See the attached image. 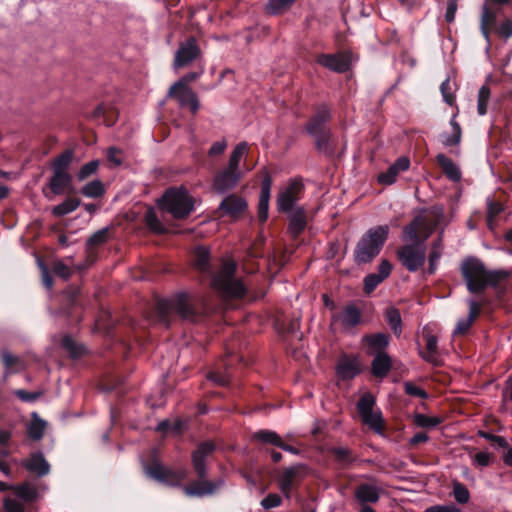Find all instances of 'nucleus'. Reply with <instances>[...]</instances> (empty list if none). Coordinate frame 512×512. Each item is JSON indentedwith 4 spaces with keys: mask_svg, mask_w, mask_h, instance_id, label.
<instances>
[{
    "mask_svg": "<svg viewBox=\"0 0 512 512\" xmlns=\"http://www.w3.org/2000/svg\"><path fill=\"white\" fill-rule=\"evenodd\" d=\"M444 217L442 207L434 206L422 211L403 229V239L412 243L402 246L398 252L401 264L410 272L421 268L426 259L425 241L440 225Z\"/></svg>",
    "mask_w": 512,
    "mask_h": 512,
    "instance_id": "nucleus-1",
    "label": "nucleus"
},
{
    "mask_svg": "<svg viewBox=\"0 0 512 512\" xmlns=\"http://www.w3.org/2000/svg\"><path fill=\"white\" fill-rule=\"evenodd\" d=\"M249 154V145L246 142L238 143L230 153L228 163L213 178L212 188L218 194H225L234 189L240 182L243 172L252 168L246 166L245 161Z\"/></svg>",
    "mask_w": 512,
    "mask_h": 512,
    "instance_id": "nucleus-2",
    "label": "nucleus"
},
{
    "mask_svg": "<svg viewBox=\"0 0 512 512\" xmlns=\"http://www.w3.org/2000/svg\"><path fill=\"white\" fill-rule=\"evenodd\" d=\"M157 311L162 321H166L167 316L172 311L191 322H198L207 314V310L199 298L184 292L178 293L169 299L159 300Z\"/></svg>",
    "mask_w": 512,
    "mask_h": 512,
    "instance_id": "nucleus-3",
    "label": "nucleus"
},
{
    "mask_svg": "<svg viewBox=\"0 0 512 512\" xmlns=\"http://www.w3.org/2000/svg\"><path fill=\"white\" fill-rule=\"evenodd\" d=\"M215 445L212 442H204L198 446L192 455V464L199 481L184 487V492L190 497H203L211 495L223 485L221 480L211 482L206 477V458L214 451Z\"/></svg>",
    "mask_w": 512,
    "mask_h": 512,
    "instance_id": "nucleus-4",
    "label": "nucleus"
},
{
    "mask_svg": "<svg viewBox=\"0 0 512 512\" xmlns=\"http://www.w3.org/2000/svg\"><path fill=\"white\" fill-rule=\"evenodd\" d=\"M388 234V225H379L369 229L355 247L354 258L356 263L364 264L372 261L380 253Z\"/></svg>",
    "mask_w": 512,
    "mask_h": 512,
    "instance_id": "nucleus-5",
    "label": "nucleus"
},
{
    "mask_svg": "<svg viewBox=\"0 0 512 512\" xmlns=\"http://www.w3.org/2000/svg\"><path fill=\"white\" fill-rule=\"evenodd\" d=\"M158 205L162 211L169 213L175 219L187 217L194 209V201L184 188L168 189Z\"/></svg>",
    "mask_w": 512,
    "mask_h": 512,
    "instance_id": "nucleus-6",
    "label": "nucleus"
},
{
    "mask_svg": "<svg viewBox=\"0 0 512 512\" xmlns=\"http://www.w3.org/2000/svg\"><path fill=\"white\" fill-rule=\"evenodd\" d=\"M236 265L234 262L226 261L218 273L214 276L213 287L226 298H240L245 295L246 287L239 279L234 278Z\"/></svg>",
    "mask_w": 512,
    "mask_h": 512,
    "instance_id": "nucleus-7",
    "label": "nucleus"
},
{
    "mask_svg": "<svg viewBox=\"0 0 512 512\" xmlns=\"http://www.w3.org/2000/svg\"><path fill=\"white\" fill-rule=\"evenodd\" d=\"M461 271L470 292L477 293L485 289L487 270L480 260L476 258L466 259L462 264Z\"/></svg>",
    "mask_w": 512,
    "mask_h": 512,
    "instance_id": "nucleus-8",
    "label": "nucleus"
},
{
    "mask_svg": "<svg viewBox=\"0 0 512 512\" xmlns=\"http://www.w3.org/2000/svg\"><path fill=\"white\" fill-rule=\"evenodd\" d=\"M375 398L371 393H365L357 403V411L362 422L377 434L383 432V419L380 410H375Z\"/></svg>",
    "mask_w": 512,
    "mask_h": 512,
    "instance_id": "nucleus-9",
    "label": "nucleus"
},
{
    "mask_svg": "<svg viewBox=\"0 0 512 512\" xmlns=\"http://www.w3.org/2000/svg\"><path fill=\"white\" fill-rule=\"evenodd\" d=\"M145 472L148 476L169 486H178L186 479L188 471L184 467L171 469L164 467L162 464L155 462L145 467Z\"/></svg>",
    "mask_w": 512,
    "mask_h": 512,
    "instance_id": "nucleus-10",
    "label": "nucleus"
},
{
    "mask_svg": "<svg viewBox=\"0 0 512 512\" xmlns=\"http://www.w3.org/2000/svg\"><path fill=\"white\" fill-rule=\"evenodd\" d=\"M201 54L200 48L194 37H189L181 42L178 50L175 53L173 67L178 69L189 65L192 61L197 59Z\"/></svg>",
    "mask_w": 512,
    "mask_h": 512,
    "instance_id": "nucleus-11",
    "label": "nucleus"
},
{
    "mask_svg": "<svg viewBox=\"0 0 512 512\" xmlns=\"http://www.w3.org/2000/svg\"><path fill=\"white\" fill-rule=\"evenodd\" d=\"M168 97L174 98L181 107L188 106L193 114L199 110L197 96L187 85L175 82L168 91Z\"/></svg>",
    "mask_w": 512,
    "mask_h": 512,
    "instance_id": "nucleus-12",
    "label": "nucleus"
},
{
    "mask_svg": "<svg viewBox=\"0 0 512 512\" xmlns=\"http://www.w3.org/2000/svg\"><path fill=\"white\" fill-rule=\"evenodd\" d=\"M302 191V184L299 181L293 180L283 188L277 197L278 209L282 212L294 210L295 203L299 200Z\"/></svg>",
    "mask_w": 512,
    "mask_h": 512,
    "instance_id": "nucleus-13",
    "label": "nucleus"
},
{
    "mask_svg": "<svg viewBox=\"0 0 512 512\" xmlns=\"http://www.w3.org/2000/svg\"><path fill=\"white\" fill-rule=\"evenodd\" d=\"M316 61L321 66L337 73L347 71L351 64L348 53L320 54L316 57Z\"/></svg>",
    "mask_w": 512,
    "mask_h": 512,
    "instance_id": "nucleus-14",
    "label": "nucleus"
},
{
    "mask_svg": "<svg viewBox=\"0 0 512 512\" xmlns=\"http://www.w3.org/2000/svg\"><path fill=\"white\" fill-rule=\"evenodd\" d=\"M360 320V310L354 304H349L332 316V325L339 324L343 329L349 330L357 326Z\"/></svg>",
    "mask_w": 512,
    "mask_h": 512,
    "instance_id": "nucleus-15",
    "label": "nucleus"
},
{
    "mask_svg": "<svg viewBox=\"0 0 512 512\" xmlns=\"http://www.w3.org/2000/svg\"><path fill=\"white\" fill-rule=\"evenodd\" d=\"M247 208V202L244 198L230 194L226 196L220 203L218 209L223 215L231 218L239 217Z\"/></svg>",
    "mask_w": 512,
    "mask_h": 512,
    "instance_id": "nucleus-16",
    "label": "nucleus"
},
{
    "mask_svg": "<svg viewBox=\"0 0 512 512\" xmlns=\"http://www.w3.org/2000/svg\"><path fill=\"white\" fill-rule=\"evenodd\" d=\"M409 167V158L400 157L387 169L386 172L380 173L377 180L382 185H391L395 183L399 173L407 171Z\"/></svg>",
    "mask_w": 512,
    "mask_h": 512,
    "instance_id": "nucleus-17",
    "label": "nucleus"
},
{
    "mask_svg": "<svg viewBox=\"0 0 512 512\" xmlns=\"http://www.w3.org/2000/svg\"><path fill=\"white\" fill-rule=\"evenodd\" d=\"M392 265L388 260L383 259L379 266L377 273L368 274L364 278V290L366 293H371L374 289L382 283L391 273Z\"/></svg>",
    "mask_w": 512,
    "mask_h": 512,
    "instance_id": "nucleus-18",
    "label": "nucleus"
},
{
    "mask_svg": "<svg viewBox=\"0 0 512 512\" xmlns=\"http://www.w3.org/2000/svg\"><path fill=\"white\" fill-rule=\"evenodd\" d=\"M303 469V466L295 465L285 469L282 473L279 479V487L286 497L290 496L294 485L300 480Z\"/></svg>",
    "mask_w": 512,
    "mask_h": 512,
    "instance_id": "nucleus-19",
    "label": "nucleus"
},
{
    "mask_svg": "<svg viewBox=\"0 0 512 512\" xmlns=\"http://www.w3.org/2000/svg\"><path fill=\"white\" fill-rule=\"evenodd\" d=\"M381 488L368 483L360 484L354 492L356 500L360 504H374L380 498Z\"/></svg>",
    "mask_w": 512,
    "mask_h": 512,
    "instance_id": "nucleus-20",
    "label": "nucleus"
},
{
    "mask_svg": "<svg viewBox=\"0 0 512 512\" xmlns=\"http://www.w3.org/2000/svg\"><path fill=\"white\" fill-rule=\"evenodd\" d=\"M330 119V110L326 105L320 106L314 116L307 123V131L310 134H316L321 131H325V124Z\"/></svg>",
    "mask_w": 512,
    "mask_h": 512,
    "instance_id": "nucleus-21",
    "label": "nucleus"
},
{
    "mask_svg": "<svg viewBox=\"0 0 512 512\" xmlns=\"http://www.w3.org/2000/svg\"><path fill=\"white\" fill-rule=\"evenodd\" d=\"M469 304V314L466 318H461L458 320L456 327L454 329V335H462L465 334L469 328L471 327L474 320L480 314V305L473 299L468 300Z\"/></svg>",
    "mask_w": 512,
    "mask_h": 512,
    "instance_id": "nucleus-22",
    "label": "nucleus"
},
{
    "mask_svg": "<svg viewBox=\"0 0 512 512\" xmlns=\"http://www.w3.org/2000/svg\"><path fill=\"white\" fill-rule=\"evenodd\" d=\"M23 466L28 471L36 473L38 476L47 475L50 471V465L45 460L42 453H33L23 462Z\"/></svg>",
    "mask_w": 512,
    "mask_h": 512,
    "instance_id": "nucleus-23",
    "label": "nucleus"
},
{
    "mask_svg": "<svg viewBox=\"0 0 512 512\" xmlns=\"http://www.w3.org/2000/svg\"><path fill=\"white\" fill-rule=\"evenodd\" d=\"M336 370L342 379H351L360 372V367L357 359L343 357L339 360Z\"/></svg>",
    "mask_w": 512,
    "mask_h": 512,
    "instance_id": "nucleus-24",
    "label": "nucleus"
},
{
    "mask_svg": "<svg viewBox=\"0 0 512 512\" xmlns=\"http://www.w3.org/2000/svg\"><path fill=\"white\" fill-rule=\"evenodd\" d=\"M71 180L72 178L68 172L53 171V175L49 181V187L54 194L60 195L70 186Z\"/></svg>",
    "mask_w": 512,
    "mask_h": 512,
    "instance_id": "nucleus-25",
    "label": "nucleus"
},
{
    "mask_svg": "<svg viewBox=\"0 0 512 512\" xmlns=\"http://www.w3.org/2000/svg\"><path fill=\"white\" fill-rule=\"evenodd\" d=\"M436 160L438 165L450 180L457 182L461 179V172L458 166L450 158L440 153L436 156Z\"/></svg>",
    "mask_w": 512,
    "mask_h": 512,
    "instance_id": "nucleus-26",
    "label": "nucleus"
},
{
    "mask_svg": "<svg viewBox=\"0 0 512 512\" xmlns=\"http://www.w3.org/2000/svg\"><path fill=\"white\" fill-rule=\"evenodd\" d=\"M290 213L289 230L294 235H299L306 227L307 219L304 209L297 207Z\"/></svg>",
    "mask_w": 512,
    "mask_h": 512,
    "instance_id": "nucleus-27",
    "label": "nucleus"
},
{
    "mask_svg": "<svg viewBox=\"0 0 512 512\" xmlns=\"http://www.w3.org/2000/svg\"><path fill=\"white\" fill-rule=\"evenodd\" d=\"M369 353L379 354L385 353L384 350L389 344L388 336L384 333H377L365 337Z\"/></svg>",
    "mask_w": 512,
    "mask_h": 512,
    "instance_id": "nucleus-28",
    "label": "nucleus"
},
{
    "mask_svg": "<svg viewBox=\"0 0 512 512\" xmlns=\"http://www.w3.org/2000/svg\"><path fill=\"white\" fill-rule=\"evenodd\" d=\"M391 368V359L386 353H379L375 355L372 362V373L376 377H384L388 374Z\"/></svg>",
    "mask_w": 512,
    "mask_h": 512,
    "instance_id": "nucleus-29",
    "label": "nucleus"
},
{
    "mask_svg": "<svg viewBox=\"0 0 512 512\" xmlns=\"http://www.w3.org/2000/svg\"><path fill=\"white\" fill-rule=\"evenodd\" d=\"M15 497L19 500H23L24 502H31L38 498V490L35 486L24 483L18 486L13 487Z\"/></svg>",
    "mask_w": 512,
    "mask_h": 512,
    "instance_id": "nucleus-30",
    "label": "nucleus"
},
{
    "mask_svg": "<svg viewBox=\"0 0 512 512\" xmlns=\"http://www.w3.org/2000/svg\"><path fill=\"white\" fill-rule=\"evenodd\" d=\"M442 252H443L442 238L439 237V239H437L436 241L433 242L431 251H430V254L428 257V263H429L428 273L429 274H434L435 271L437 270L438 263L442 257Z\"/></svg>",
    "mask_w": 512,
    "mask_h": 512,
    "instance_id": "nucleus-31",
    "label": "nucleus"
},
{
    "mask_svg": "<svg viewBox=\"0 0 512 512\" xmlns=\"http://www.w3.org/2000/svg\"><path fill=\"white\" fill-rule=\"evenodd\" d=\"M296 0H268L265 11L270 15H279L289 10Z\"/></svg>",
    "mask_w": 512,
    "mask_h": 512,
    "instance_id": "nucleus-32",
    "label": "nucleus"
},
{
    "mask_svg": "<svg viewBox=\"0 0 512 512\" xmlns=\"http://www.w3.org/2000/svg\"><path fill=\"white\" fill-rule=\"evenodd\" d=\"M81 204V201L77 198H67L62 203L56 205L52 209V213L55 216L62 217L73 211H75Z\"/></svg>",
    "mask_w": 512,
    "mask_h": 512,
    "instance_id": "nucleus-33",
    "label": "nucleus"
},
{
    "mask_svg": "<svg viewBox=\"0 0 512 512\" xmlns=\"http://www.w3.org/2000/svg\"><path fill=\"white\" fill-rule=\"evenodd\" d=\"M511 273L507 270H490L486 271L485 288L487 286L496 287L510 277Z\"/></svg>",
    "mask_w": 512,
    "mask_h": 512,
    "instance_id": "nucleus-34",
    "label": "nucleus"
},
{
    "mask_svg": "<svg viewBox=\"0 0 512 512\" xmlns=\"http://www.w3.org/2000/svg\"><path fill=\"white\" fill-rule=\"evenodd\" d=\"M450 125L452 127V133L450 135H442V144L446 147L458 145L461 140V128L456 122L455 117L451 119Z\"/></svg>",
    "mask_w": 512,
    "mask_h": 512,
    "instance_id": "nucleus-35",
    "label": "nucleus"
},
{
    "mask_svg": "<svg viewBox=\"0 0 512 512\" xmlns=\"http://www.w3.org/2000/svg\"><path fill=\"white\" fill-rule=\"evenodd\" d=\"M422 357L433 364L438 363L437 338L428 336L426 340V348L422 353Z\"/></svg>",
    "mask_w": 512,
    "mask_h": 512,
    "instance_id": "nucleus-36",
    "label": "nucleus"
},
{
    "mask_svg": "<svg viewBox=\"0 0 512 512\" xmlns=\"http://www.w3.org/2000/svg\"><path fill=\"white\" fill-rule=\"evenodd\" d=\"M504 211L502 203L487 198V224L490 229H493L495 218Z\"/></svg>",
    "mask_w": 512,
    "mask_h": 512,
    "instance_id": "nucleus-37",
    "label": "nucleus"
},
{
    "mask_svg": "<svg viewBox=\"0 0 512 512\" xmlns=\"http://www.w3.org/2000/svg\"><path fill=\"white\" fill-rule=\"evenodd\" d=\"M105 189L100 180H93L86 185H84L81 189V193L89 198L100 197L104 194Z\"/></svg>",
    "mask_w": 512,
    "mask_h": 512,
    "instance_id": "nucleus-38",
    "label": "nucleus"
},
{
    "mask_svg": "<svg viewBox=\"0 0 512 512\" xmlns=\"http://www.w3.org/2000/svg\"><path fill=\"white\" fill-rule=\"evenodd\" d=\"M496 15L495 13L491 12L488 7L485 5L482 9V15H481V22H480V28L482 35L489 43V32H488V25H491L495 22Z\"/></svg>",
    "mask_w": 512,
    "mask_h": 512,
    "instance_id": "nucleus-39",
    "label": "nucleus"
},
{
    "mask_svg": "<svg viewBox=\"0 0 512 512\" xmlns=\"http://www.w3.org/2000/svg\"><path fill=\"white\" fill-rule=\"evenodd\" d=\"M46 429V422L41 420L38 417L33 418L31 421L29 427H28V434L30 438L34 440H40L45 432Z\"/></svg>",
    "mask_w": 512,
    "mask_h": 512,
    "instance_id": "nucleus-40",
    "label": "nucleus"
},
{
    "mask_svg": "<svg viewBox=\"0 0 512 512\" xmlns=\"http://www.w3.org/2000/svg\"><path fill=\"white\" fill-rule=\"evenodd\" d=\"M253 437L263 443H269V444L275 445L277 447H279V445H282L281 437L273 431L260 430V431L256 432L253 435Z\"/></svg>",
    "mask_w": 512,
    "mask_h": 512,
    "instance_id": "nucleus-41",
    "label": "nucleus"
},
{
    "mask_svg": "<svg viewBox=\"0 0 512 512\" xmlns=\"http://www.w3.org/2000/svg\"><path fill=\"white\" fill-rule=\"evenodd\" d=\"M386 319L394 333L399 336L402 331V321L399 311L395 308L388 309Z\"/></svg>",
    "mask_w": 512,
    "mask_h": 512,
    "instance_id": "nucleus-42",
    "label": "nucleus"
},
{
    "mask_svg": "<svg viewBox=\"0 0 512 512\" xmlns=\"http://www.w3.org/2000/svg\"><path fill=\"white\" fill-rule=\"evenodd\" d=\"M73 158V153L70 150L62 153L58 158L54 160L52 163V168L54 172H67V168L69 167Z\"/></svg>",
    "mask_w": 512,
    "mask_h": 512,
    "instance_id": "nucleus-43",
    "label": "nucleus"
},
{
    "mask_svg": "<svg viewBox=\"0 0 512 512\" xmlns=\"http://www.w3.org/2000/svg\"><path fill=\"white\" fill-rule=\"evenodd\" d=\"M491 90L488 86L483 85L478 92V103H477V111L480 116H483L487 113V105L490 99Z\"/></svg>",
    "mask_w": 512,
    "mask_h": 512,
    "instance_id": "nucleus-44",
    "label": "nucleus"
},
{
    "mask_svg": "<svg viewBox=\"0 0 512 512\" xmlns=\"http://www.w3.org/2000/svg\"><path fill=\"white\" fill-rule=\"evenodd\" d=\"M453 496L460 504H466L470 499V493L467 487L457 481L453 482Z\"/></svg>",
    "mask_w": 512,
    "mask_h": 512,
    "instance_id": "nucleus-45",
    "label": "nucleus"
},
{
    "mask_svg": "<svg viewBox=\"0 0 512 512\" xmlns=\"http://www.w3.org/2000/svg\"><path fill=\"white\" fill-rule=\"evenodd\" d=\"M414 423L423 428H433L440 424V419L438 417H431L425 414H416L414 416Z\"/></svg>",
    "mask_w": 512,
    "mask_h": 512,
    "instance_id": "nucleus-46",
    "label": "nucleus"
},
{
    "mask_svg": "<svg viewBox=\"0 0 512 512\" xmlns=\"http://www.w3.org/2000/svg\"><path fill=\"white\" fill-rule=\"evenodd\" d=\"M208 262H209V252H208V250L206 248H204V247L197 248L196 252H195V265H196V267L199 270L204 271L208 267Z\"/></svg>",
    "mask_w": 512,
    "mask_h": 512,
    "instance_id": "nucleus-47",
    "label": "nucleus"
},
{
    "mask_svg": "<svg viewBox=\"0 0 512 512\" xmlns=\"http://www.w3.org/2000/svg\"><path fill=\"white\" fill-rule=\"evenodd\" d=\"M3 507L5 512H24L25 507L23 503L15 496H8L4 499Z\"/></svg>",
    "mask_w": 512,
    "mask_h": 512,
    "instance_id": "nucleus-48",
    "label": "nucleus"
},
{
    "mask_svg": "<svg viewBox=\"0 0 512 512\" xmlns=\"http://www.w3.org/2000/svg\"><path fill=\"white\" fill-rule=\"evenodd\" d=\"M147 226L156 233H162L165 231L164 226L158 220L155 212L153 210H149L145 216Z\"/></svg>",
    "mask_w": 512,
    "mask_h": 512,
    "instance_id": "nucleus-49",
    "label": "nucleus"
},
{
    "mask_svg": "<svg viewBox=\"0 0 512 512\" xmlns=\"http://www.w3.org/2000/svg\"><path fill=\"white\" fill-rule=\"evenodd\" d=\"M98 167H99L98 160H93V161H90L89 163H86L85 165H83L81 167L80 171L78 172V179L80 181L85 180L86 178H88L89 176L94 174L97 171Z\"/></svg>",
    "mask_w": 512,
    "mask_h": 512,
    "instance_id": "nucleus-50",
    "label": "nucleus"
},
{
    "mask_svg": "<svg viewBox=\"0 0 512 512\" xmlns=\"http://www.w3.org/2000/svg\"><path fill=\"white\" fill-rule=\"evenodd\" d=\"M62 346L71 354L72 357H78L83 352V347L77 345L70 337H64Z\"/></svg>",
    "mask_w": 512,
    "mask_h": 512,
    "instance_id": "nucleus-51",
    "label": "nucleus"
},
{
    "mask_svg": "<svg viewBox=\"0 0 512 512\" xmlns=\"http://www.w3.org/2000/svg\"><path fill=\"white\" fill-rule=\"evenodd\" d=\"M282 503V499L278 494L270 493L261 501V506L268 510L272 508H276L280 506Z\"/></svg>",
    "mask_w": 512,
    "mask_h": 512,
    "instance_id": "nucleus-52",
    "label": "nucleus"
},
{
    "mask_svg": "<svg viewBox=\"0 0 512 512\" xmlns=\"http://www.w3.org/2000/svg\"><path fill=\"white\" fill-rule=\"evenodd\" d=\"M404 389L405 392L410 396L418 397L421 399H426L428 397V394L425 390L411 382H405Z\"/></svg>",
    "mask_w": 512,
    "mask_h": 512,
    "instance_id": "nucleus-53",
    "label": "nucleus"
},
{
    "mask_svg": "<svg viewBox=\"0 0 512 512\" xmlns=\"http://www.w3.org/2000/svg\"><path fill=\"white\" fill-rule=\"evenodd\" d=\"M440 90L444 101L449 105H453L455 102V96L453 94L449 79H446L444 82H442Z\"/></svg>",
    "mask_w": 512,
    "mask_h": 512,
    "instance_id": "nucleus-54",
    "label": "nucleus"
},
{
    "mask_svg": "<svg viewBox=\"0 0 512 512\" xmlns=\"http://www.w3.org/2000/svg\"><path fill=\"white\" fill-rule=\"evenodd\" d=\"M503 402L505 408L512 413V376L506 381V387L503 391Z\"/></svg>",
    "mask_w": 512,
    "mask_h": 512,
    "instance_id": "nucleus-55",
    "label": "nucleus"
},
{
    "mask_svg": "<svg viewBox=\"0 0 512 512\" xmlns=\"http://www.w3.org/2000/svg\"><path fill=\"white\" fill-rule=\"evenodd\" d=\"M311 135L315 138L318 150L326 151L328 147L329 132L325 130Z\"/></svg>",
    "mask_w": 512,
    "mask_h": 512,
    "instance_id": "nucleus-56",
    "label": "nucleus"
},
{
    "mask_svg": "<svg viewBox=\"0 0 512 512\" xmlns=\"http://www.w3.org/2000/svg\"><path fill=\"white\" fill-rule=\"evenodd\" d=\"M269 200L270 197H259L258 216L261 222L266 221L268 218Z\"/></svg>",
    "mask_w": 512,
    "mask_h": 512,
    "instance_id": "nucleus-57",
    "label": "nucleus"
},
{
    "mask_svg": "<svg viewBox=\"0 0 512 512\" xmlns=\"http://www.w3.org/2000/svg\"><path fill=\"white\" fill-rule=\"evenodd\" d=\"M333 453L336 458L343 463H349L353 460L351 451L348 448L337 447L333 449Z\"/></svg>",
    "mask_w": 512,
    "mask_h": 512,
    "instance_id": "nucleus-58",
    "label": "nucleus"
},
{
    "mask_svg": "<svg viewBox=\"0 0 512 512\" xmlns=\"http://www.w3.org/2000/svg\"><path fill=\"white\" fill-rule=\"evenodd\" d=\"M53 271L56 275L63 278L64 280L69 279L71 276V269L62 262H56L53 265Z\"/></svg>",
    "mask_w": 512,
    "mask_h": 512,
    "instance_id": "nucleus-59",
    "label": "nucleus"
},
{
    "mask_svg": "<svg viewBox=\"0 0 512 512\" xmlns=\"http://www.w3.org/2000/svg\"><path fill=\"white\" fill-rule=\"evenodd\" d=\"M227 148V141L225 139L216 141L212 144L208 151V155L211 157L221 155Z\"/></svg>",
    "mask_w": 512,
    "mask_h": 512,
    "instance_id": "nucleus-60",
    "label": "nucleus"
},
{
    "mask_svg": "<svg viewBox=\"0 0 512 512\" xmlns=\"http://www.w3.org/2000/svg\"><path fill=\"white\" fill-rule=\"evenodd\" d=\"M497 32L501 37L505 39L512 37V21L506 20L502 22L498 27Z\"/></svg>",
    "mask_w": 512,
    "mask_h": 512,
    "instance_id": "nucleus-61",
    "label": "nucleus"
},
{
    "mask_svg": "<svg viewBox=\"0 0 512 512\" xmlns=\"http://www.w3.org/2000/svg\"><path fill=\"white\" fill-rule=\"evenodd\" d=\"M473 462L480 467H486L490 463V454L487 452H478L475 454Z\"/></svg>",
    "mask_w": 512,
    "mask_h": 512,
    "instance_id": "nucleus-62",
    "label": "nucleus"
},
{
    "mask_svg": "<svg viewBox=\"0 0 512 512\" xmlns=\"http://www.w3.org/2000/svg\"><path fill=\"white\" fill-rule=\"evenodd\" d=\"M424 512H461V510L454 505H435L427 508Z\"/></svg>",
    "mask_w": 512,
    "mask_h": 512,
    "instance_id": "nucleus-63",
    "label": "nucleus"
},
{
    "mask_svg": "<svg viewBox=\"0 0 512 512\" xmlns=\"http://www.w3.org/2000/svg\"><path fill=\"white\" fill-rule=\"evenodd\" d=\"M120 154L121 152L119 150H117L114 147H111L108 149L107 152L108 160L115 166H120L122 164V159L119 156Z\"/></svg>",
    "mask_w": 512,
    "mask_h": 512,
    "instance_id": "nucleus-64",
    "label": "nucleus"
}]
</instances>
